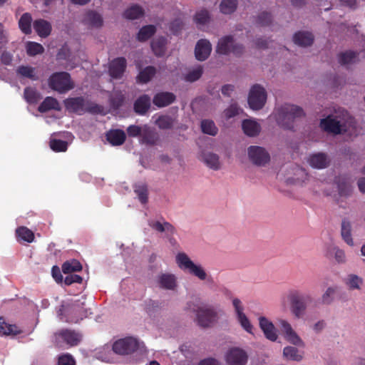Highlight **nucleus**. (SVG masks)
Returning <instances> with one entry per match:
<instances>
[{"mask_svg":"<svg viewBox=\"0 0 365 365\" xmlns=\"http://www.w3.org/2000/svg\"><path fill=\"white\" fill-rule=\"evenodd\" d=\"M66 108L71 113L83 115L86 113L98 114L103 111V107L82 96L68 98L64 101Z\"/></svg>","mask_w":365,"mask_h":365,"instance_id":"nucleus-1","label":"nucleus"},{"mask_svg":"<svg viewBox=\"0 0 365 365\" xmlns=\"http://www.w3.org/2000/svg\"><path fill=\"white\" fill-rule=\"evenodd\" d=\"M304 115L302 108L295 105L284 104L276 113L277 123L285 129L292 130L295 119Z\"/></svg>","mask_w":365,"mask_h":365,"instance_id":"nucleus-2","label":"nucleus"},{"mask_svg":"<svg viewBox=\"0 0 365 365\" xmlns=\"http://www.w3.org/2000/svg\"><path fill=\"white\" fill-rule=\"evenodd\" d=\"M245 51V47L242 43H236L231 35L225 36L218 40L216 52L221 55L232 53L236 57H240Z\"/></svg>","mask_w":365,"mask_h":365,"instance_id":"nucleus-3","label":"nucleus"},{"mask_svg":"<svg viewBox=\"0 0 365 365\" xmlns=\"http://www.w3.org/2000/svg\"><path fill=\"white\" fill-rule=\"evenodd\" d=\"M48 86L59 93H65L74 88L70 74L65 71L53 73L48 78Z\"/></svg>","mask_w":365,"mask_h":365,"instance_id":"nucleus-4","label":"nucleus"},{"mask_svg":"<svg viewBox=\"0 0 365 365\" xmlns=\"http://www.w3.org/2000/svg\"><path fill=\"white\" fill-rule=\"evenodd\" d=\"M176 262L180 269L187 271L200 280L206 279L207 273L205 269L200 265L195 264L185 253H178L176 256Z\"/></svg>","mask_w":365,"mask_h":365,"instance_id":"nucleus-5","label":"nucleus"},{"mask_svg":"<svg viewBox=\"0 0 365 365\" xmlns=\"http://www.w3.org/2000/svg\"><path fill=\"white\" fill-rule=\"evenodd\" d=\"M192 309L196 313L197 323L200 327H209L217 318V312L212 306L199 304L194 305Z\"/></svg>","mask_w":365,"mask_h":365,"instance_id":"nucleus-6","label":"nucleus"},{"mask_svg":"<svg viewBox=\"0 0 365 365\" xmlns=\"http://www.w3.org/2000/svg\"><path fill=\"white\" fill-rule=\"evenodd\" d=\"M312 299L308 294H302L299 292L294 291L289 295V300L291 304V310L293 314L297 318H301L306 310L307 301Z\"/></svg>","mask_w":365,"mask_h":365,"instance_id":"nucleus-7","label":"nucleus"},{"mask_svg":"<svg viewBox=\"0 0 365 365\" xmlns=\"http://www.w3.org/2000/svg\"><path fill=\"white\" fill-rule=\"evenodd\" d=\"M267 100V93L265 89L258 85H254L250 89L248 96V104L252 110H259L265 104Z\"/></svg>","mask_w":365,"mask_h":365,"instance_id":"nucleus-8","label":"nucleus"},{"mask_svg":"<svg viewBox=\"0 0 365 365\" xmlns=\"http://www.w3.org/2000/svg\"><path fill=\"white\" fill-rule=\"evenodd\" d=\"M55 339L58 346L65 343L70 346H74L81 341V335L74 330L64 329L55 333Z\"/></svg>","mask_w":365,"mask_h":365,"instance_id":"nucleus-9","label":"nucleus"},{"mask_svg":"<svg viewBox=\"0 0 365 365\" xmlns=\"http://www.w3.org/2000/svg\"><path fill=\"white\" fill-rule=\"evenodd\" d=\"M320 127L324 130L334 134H340L346 130V125L341 119H339L337 116L332 115H329L327 118L322 119L320 121Z\"/></svg>","mask_w":365,"mask_h":365,"instance_id":"nucleus-10","label":"nucleus"},{"mask_svg":"<svg viewBox=\"0 0 365 365\" xmlns=\"http://www.w3.org/2000/svg\"><path fill=\"white\" fill-rule=\"evenodd\" d=\"M138 348V341L133 337L120 339L113 344V350L120 355H128Z\"/></svg>","mask_w":365,"mask_h":365,"instance_id":"nucleus-11","label":"nucleus"},{"mask_svg":"<svg viewBox=\"0 0 365 365\" xmlns=\"http://www.w3.org/2000/svg\"><path fill=\"white\" fill-rule=\"evenodd\" d=\"M248 156L255 165H264L269 161L270 157L266 150L259 146L252 145L248 148Z\"/></svg>","mask_w":365,"mask_h":365,"instance_id":"nucleus-12","label":"nucleus"},{"mask_svg":"<svg viewBox=\"0 0 365 365\" xmlns=\"http://www.w3.org/2000/svg\"><path fill=\"white\" fill-rule=\"evenodd\" d=\"M226 361L228 365H245L247 355L242 349L233 348L227 353Z\"/></svg>","mask_w":365,"mask_h":365,"instance_id":"nucleus-13","label":"nucleus"},{"mask_svg":"<svg viewBox=\"0 0 365 365\" xmlns=\"http://www.w3.org/2000/svg\"><path fill=\"white\" fill-rule=\"evenodd\" d=\"M127 66V61L124 57H118L113 59L109 66V74L115 79H119L122 77Z\"/></svg>","mask_w":365,"mask_h":365,"instance_id":"nucleus-14","label":"nucleus"},{"mask_svg":"<svg viewBox=\"0 0 365 365\" xmlns=\"http://www.w3.org/2000/svg\"><path fill=\"white\" fill-rule=\"evenodd\" d=\"M212 51V45L210 42L207 39H200L197 42L195 48V58L198 61L206 60Z\"/></svg>","mask_w":365,"mask_h":365,"instance_id":"nucleus-15","label":"nucleus"},{"mask_svg":"<svg viewBox=\"0 0 365 365\" xmlns=\"http://www.w3.org/2000/svg\"><path fill=\"white\" fill-rule=\"evenodd\" d=\"M308 161L312 168L324 169L329 165L331 160L327 154L324 153H317L311 155Z\"/></svg>","mask_w":365,"mask_h":365,"instance_id":"nucleus-16","label":"nucleus"},{"mask_svg":"<svg viewBox=\"0 0 365 365\" xmlns=\"http://www.w3.org/2000/svg\"><path fill=\"white\" fill-rule=\"evenodd\" d=\"M279 324L282 331L284 333L287 339L292 344L297 346H303V342L299 336L292 329L289 323L281 319Z\"/></svg>","mask_w":365,"mask_h":365,"instance_id":"nucleus-17","label":"nucleus"},{"mask_svg":"<svg viewBox=\"0 0 365 365\" xmlns=\"http://www.w3.org/2000/svg\"><path fill=\"white\" fill-rule=\"evenodd\" d=\"M82 21L85 25L93 28H100L103 24L101 15L93 10L85 13Z\"/></svg>","mask_w":365,"mask_h":365,"instance_id":"nucleus-18","label":"nucleus"},{"mask_svg":"<svg viewBox=\"0 0 365 365\" xmlns=\"http://www.w3.org/2000/svg\"><path fill=\"white\" fill-rule=\"evenodd\" d=\"M106 140L113 146L123 145L126 139L125 133L120 129H111L106 133Z\"/></svg>","mask_w":365,"mask_h":365,"instance_id":"nucleus-19","label":"nucleus"},{"mask_svg":"<svg viewBox=\"0 0 365 365\" xmlns=\"http://www.w3.org/2000/svg\"><path fill=\"white\" fill-rule=\"evenodd\" d=\"M175 96L170 92H160L156 93L153 99V103L158 108L168 106L175 101Z\"/></svg>","mask_w":365,"mask_h":365,"instance_id":"nucleus-20","label":"nucleus"},{"mask_svg":"<svg viewBox=\"0 0 365 365\" xmlns=\"http://www.w3.org/2000/svg\"><path fill=\"white\" fill-rule=\"evenodd\" d=\"M259 327L263 331L266 338L272 341H276L277 334L274 324L264 317H259Z\"/></svg>","mask_w":365,"mask_h":365,"instance_id":"nucleus-21","label":"nucleus"},{"mask_svg":"<svg viewBox=\"0 0 365 365\" xmlns=\"http://www.w3.org/2000/svg\"><path fill=\"white\" fill-rule=\"evenodd\" d=\"M150 108V98L144 94L138 97L134 102V111L138 115H145Z\"/></svg>","mask_w":365,"mask_h":365,"instance_id":"nucleus-22","label":"nucleus"},{"mask_svg":"<svg viewBox=\"0 0 365 365\" xmlns=\"http://www.w3.org/2000/svg\"><path fill=\"white\" fill-rule=\"evenodd\" d=\"M158 140L159 135L153 128L147 125H143V130L140 140L141 143L153 145L157 143Z\"/></svg>","mask_w":365,"mask_h":365,"instance_id":"nucleus-23","label":"nucleus"},{"mask_svg":"<svg viewBox=\"0 0 365 365\" xmlns=\"http://www.w3.org/2000/svg\"><path fill=\"white\" fill-rule=\"evenodd\" d=\"M293 41L295 44L307 47L311 46L314 42V36L308 31H298L293 36Z\"/></svg>","mask_w":365,"mask_h":365,"instance_id":"nucleus-24","label":"nucleus"},{"mask_svg":"<svg viewBox=\"0 0 365 365\" xmlns=\"http://www.w3.org/2000/svg\"><path fill=\"white\" fill-rule=\"evenodd\" d=\"M33 26L37 34L42 38L48 36L51 32V25L46 20L41 19L35 20Z\"/></svg>","mask_w":365,"mask_h":365,"instance_id":"nucleus-25","label":"nucleus"},{"mask_svg":"<svg viewBox=\"0 0 365 365\" xmlns=\"http://www.w3.org/2000/svg\"><path fill=\"white\" fill-rule=\"evenodd\" d=\"M242 128L245 134L250 137L257 135L261 130L260 125L257 122L250 119L242 121Z\"/></svg>","mask_w":365,"mask_h":365,"instance_id":"nucleus-26","label":"nucleus"},{"mask_svg":"<svg viewBox=\"0 0 365 365\" xmlns=\"http://www.w3.org/2000/svg\"><path fill=\"white\" fill-rule=\"evenodd\" d=\"M202 160L210 169L218 170L220 169L221 164L219 156L213 153L207 152L202 155Z\"/></svg>","mask_w":365,"mask_h":365,"instance_id":"nucleus-27","label":"nucleus"},{"mask_svg":"<svg viewBox=\"0 0 365 365\" xmlns=\"http://www.w3.org/2000/svg\"><path fill=\"white\" fill-rule=\"evenodd\" d=\"M341 235L343 240L349 246L353 247L354 242L351 236V224L346 219L341 222Z\"/></svg>","mask_w":365,"mask_h":365,"instance_id":"nucleus-28","label":"nucleus"},{"mask_svg":"<svg viewBox=\"0 0 365 365\" xmlns=\"http://www.w3.org/2000/svg\"><path fill=\"white\" fill-rule=\"evenodd\" d=\"M158 282L160 287L173 290L176 287V279L173 274H162L158 277Z\"/></svg>","mask_w":365,"mask_h":365,"instance_id":"nucleus-29","label":"nucleus"},{"mask_svg":"<svg viewBox=\"0 0 365 365\" xmlns=\"http://www.w3.org/2000/svg\"><path fill=\"white\" fill-rule=\"evenodd\" d=\"M58 101L53 97L48 96L39 105L38 110L40 113H46L51 110H60Z\"/></svg>","mask_w":365,"mask_h":365,"instance_id":"nucleus-30","label":"nucleus"},{"mask_svg":"<svg viewBox=\"0 0 365 365\" xmlns=\"http://www.w3.org/2000/svg\"><path fill=\"white\" fill-rule=\"evenodd\" d=\"M32 16L30 13H24L20 18L19 21V27L20 30L26 35L31 34L32 32L31 30V23H32Z\"/></svg>","mask_w":365,"mask_h":365,"instance_id":"nucleus-31","label":"nucleus"},{"mask_svg":"<svg viewBox=\"0 0 365 365\" xmlns=\"http://www.w3.org/2000/svg\"><path fill=\"white\" fill-rule=\"evenodd\" d=\"M167 39L165 37H158L151 42V48L157 56H162L165 53Z\"/></svg>","mask_w":365,"mask_h":365,"instance_id":"nucleus-32","label":"nucleus"},{"mask_svg":"<svg viewBox=\"0 0 365 365\" xmlns=\"http://www.w3.org/2000/svg\"><path fill=\"white\" fill-rule=\"evenodd\" d=\"M359 56L358 52L353 51H346L338 55L339 63L342 66H346L354 63Z\"/></svg>","mask_w":365,"mask_h":365,"instance_id":"nucleus-33","label":"nucleus"},{"mask_svg":"<svg viewBox=\"0 0 365 365\" xmlns=\"http://www.w3.org/2000/svg\"><path fill=\"white\" fill-rule=\"evenodd\" d=\"M156 73L154 66H149L143 69L137 76V81L141 83L149 82Z\"/></svg>","mask_w":365,"mask_h":365,"instance_id":"nucleus-34","label":"nucleus"},{"mask_svg":"<svg viewBox=\"0 0 365 365\" xmlns=\"http://www.w3.org/2000/svg\"><path fill=\"white\" fill-rule=\"evenodd\" d=\"M144 14V10L138 5H133L123 13V16L129 20L138 19Z\"/></svg>","mask_w":365,"mask_h":365,"instance_id":"nucleus-35","label":"nucleus"},{"mask_svg":"<svg viewBox=\"0 0 365 365\" xmlns=\"http://www.w3.org/2000/svg\"><path fill=\"white\" fill-rule=\"evenodd\" d=\"M156 32V27L154 25L143 26L138 31L137 38L139 41L143 42L150 38Z\"/></svg>","mask_w":365,"mask_h":365,"instance_id":"nucleus-36","label":"nucleus"},{"mask_svg":"<svg viewBox=\"0 0 365 365\" xmlns=\"http://www.w3.org/2000/svg\"><path fill=\"white\" fill-rule=\"evenodd\" d=\"M24 97L29 104H36L41 98V93L36 88L32 87H26L24 91Z\"/></svg>","mask_w":365,"mask_h":365,"instance_id":"nucleus-37","label":"nucleus"},{"mask_svg":"<svg viewBox=\"0 0 365 365\" xmlns=\"http://www.w3.org/2000/svg\"><path fill=\"white\" fill-rule=\"evenodd\" d=\"M149 225L155 230L159 232H168L170 235H173L175 232V229L173 225L168 222H164L161 223L159 221H151L149 222Z\"/></svg>","mask_w":365,"mask_h":365,"instance_id":"nucleus-38","label":"nucleus"},{"mask_svg":"<svg viewBox=\"0 0 365 365\" xmlns=\"http://www.w3.org/2000/svg\"><path fill=\"white\" fill-rule=\"evenodd\" d=\"M62 271L64 274H71L74 272H79L82 269V265L79 261L71 259L65 262L62 264Z\"/></svg>","mask_w":365,"mask_h":365,"instance_id":"nucleus-39","label":"nucleus"},{"mask_svg":"<svg viewBox=\"0 0 365 365\" xmlns=\"http://www.w3.org/2000/svg\"><path fill=\"white\" fill-rule=\"evenodd\" d=\"M16 235L19 240H24L29 243H31L34 240V232L26 227H20L16 229Z\"/></svg>","mask_w":365,"mask_h":365,"instance_id":"nucleus-40","label":"nucleus"},{"mask_svg":"<svg viewBox=\"0 0 365 365\" xmlns=\"http://www.w3.org/2000/svg\"><path fill=\"white\" fill-rule=\"evenodd\" d=\"M202 131L207 135L215 136L217 134L218 128L214 121L211 120H202L201 121Z\"/></svg>","mask_w":365,"mask_h":365,"instance_id":"nucleus-41","label":"nucleus"},{"mask_svg":"<svg viewBox=\"0 0 365 365\" xmlns=\"http://www.w3.org/2000/svg\"><path fill=\"white\" fill-rule=\"evenodd\" d=\"M283 354L288 359L299 361L302 359L303 356L299 352V350L294 346H286L284 348Z\"/></svg>","mask_w":365,"mask_h":365,"instance_id":"nucleus-42","label":"nucleus"},{"mask_svg":"<svg viewBox=\"0 0 365 365\" xmlns=\"http://www.w3.org/2000/svg\"><path fill=\"white\" fill-rule=\"evenodd\" d=\"M134 192L137 195L138 200L142 204L148 202V187L144 184H138L134 187Z\"/></svg>","mask_w":365,"mask_h":365,"instance_id":"nucleus-43","label":"nucleus"},{"mask_svg":"<svg viewBox=\"0 0 365 365\" xmlns=\"http://www.w3.org/2000/svg\"><path fill=\"white\" fill-rule=\"evenodd\" d=\"M237 0H222L220 5V11L225 14H230L237 9Z\"/></svg>","mask_w":365,"mask_h":365,"instance_id":"nucleus-44","label":"nucleus"},{"mask_svg":"<svg viewBox=\"0 0 365 365\" xmlns=\"http://www.w3.org/2000/svg\"><path fill=\"white\" fill-rule=\"evenodd\" d=\"M17 74L30 78L31 80H37L35 76V68L28 66H20L16 70Z\"/></svg>","mask_w":365,"mask_h":365,"instance_id":"nucleus-45","label":"nucleus"},{"mask_svg":"<svg viewBox=\"0 0 365 365\" xmlns=\"http://www.w3.org/2000/svg\"><path fill=\"white\" fill-rule=\"evenodd\" d=\"M16 329V326L6 324L3 318L0 317V335L19 334V331H18Z\"/></svg>","mask_w":365,"mask_h":365,"instance_id":"nucleus-46","label":"nucleus"},{"mask_svg":"<svg viewBox=\"0 0 365 365\" xmlns=\"http://www.w3.org/2000/svg\"><path fill=\"white\" fill-rule=\"evenodd\" d=\"M346 284L351 289H359L363 284V279L356 274H349L346 281Z\"/></svg>","mask_w":365,"mask_h":365,"instance_id":"nucleus-47","label":"nucleus"},{"mask_svg":"<svg viewBox=\"0 0 365 365\" xmlns=\"http://www.w3.org/2000/svg\"><path fill=\"white\" fill-rule=\"evenodd\" d=\"M43 46L36 42H29L26 45V52L30 56H34L43 53Z\"/></svg>","mask_w":365,"mask_h":365,"instance_id":"nucleus-48","label":"nucleus"},{"mask_svg":"<svg viewBox=\"0 0 365 365\" xmlns=\"http://www.w3.org/2000/svg\"><path fill=\"white\" fill-rule=\"evenodd\" d=\"M49 145L51 149L55 152H65L68 148L66 141L58 139H51Z\"/></svg>","mask_w":365,"mask_h":365,"instance_id":"nucleus-49","label":"nucleus"},{"mask_svg":"<svg viewBox=\"0 0 365 365\" xmlns=\"http://www.w3.org/2000/svg\"><path fill=\"white\" fill-rule=\"evenodd\" d=\"M155 123L160 129H170L173 127V119L169 115H160L156 120Z\"/></svg>","mask_w":365,"mask_h":365,"instance_id":"nucleus-50","label":"nucleus"},{"mask_svg":"<svg viewBox=\"0 0 365 365\" xmlns=\"http://www.w3.org/2000/svg\"><path fill=\"white\" fill-rule=\"evenodd\" d=\"M210 20L209 12L206 9H202L197 11L194 17V21L197 24L205 25Z\"/></svg>","mask_w":365,"mask_h":365,"instance_id":"nucleus-51","label":"nucleus"},{"mask_svg":"<svg viewBox=\"0 0 365 365\" xmlns=\"http://www.w3.org/2000/svg\"><path fill=\"white\" fill-rule=\"evenodd\" d=\"M202 73V68L201 66H198L197 68L188 72L185 76V80L187 82H195L200 78Z\"/></svg>","mask_w":365,"mask_h":365,"instance_id":"nucleus-52","label":"nucleus"},{"mask_svg":"<svg viewBox=\"0 0 365 365\" xmlns=\"http://www.w3.org/2000/svg\"><path fill=\"white\" fill-rule=\"evenodd\" d=\"M272 22V15L271 14L264 11L259 14L256 20V23L257 25L261 26H269Z\"/></svg>","mask_w":365,"mask_h":365,"instance_id":"nucleus-53","label":"nucleus"},{"mask_svg":"<svg viewBox=\"0 0 365 365\" xmlns=\"http://www.w3.org/2000/svg\"><path fill=\"white\" fill-rule=\"evenodd\" d=\"M237 317L242 327L247 332L252 334V325L251 324L247 316L243 313L240 315L237 316Z\"/></svg>","mask_w":365,"mask_h":365,"instance_id":"nucleus-54","label":"nucleus"},{"mask_svg":"<svg viewBox=\"0 0 365 365\" xmlns=\"http://www.w3.org/2000/svg\"><path fill=\"white\" fill-rule=\"evenodd\" d=\"M183 21L180 19H175L170 22L169 29L174 35H178L183 28Z\"/></svg>","mask_w":365,"mask_h":365,"instance_id":"nucleus-55","label":"nucleus"},{"mask_svg":"<svg viewBox=\"0 0 365 365\" xmlns=\"http://www.w3.org/2000/svg\"><path fill=\"white\" fill-rule=\"evenodd\" d=\"M240 108L237 105L236 103H233L224 110V114L227 119H230L237 115L240 113Z\"/></svg>","mask_w":365,"mask_h":365,"instance_id":"nucleus-56","label":"nucleus"},{"mask_svg":"<svg viewBox=\"0 0 365 365\" xmlns=\"http://www.w3.org/2000/svg\"><path fill=\"white\" fill-rule=\"evenodd\" d=\"M143 130V126L140 127L135 125H130L127 128V133L129 137H140Z\"/></svg>","mask_w":365,"mask_h":365,"instance_id":"nucleus-57","label":"nucleus"},{"mask_svg":"<svg viewBox=\"0 0 365 365\" xmlns=\"http://www.w3.org/2000/svg\"><path fill=\"white\" fill-rule=\"evenodd\" d=\"M339 193L341 196L349 195L351 192V187L349 183L346 182H338Z\"/></svg>","mask_w":365,"mask_h":365,"instance_id":"nucleus-58","label":"nucleus"},{"mask_svg":"<svg viewBox=\"0 0 365 365\" xmlns=\"http://www.w3.org/2000/svg\"><path fill=\"white\" fill-rule=\"evenodd\" d=\"M124 102V97L123 95L119 94L113 96L110 100V103L113 109H119Z\"/></svg>","mask_w":365,"mask_h":365,"instance_id":"nucleus-59","label":"nucleus"},{"mask_svg":"<svg viewBox=\"0 0 365 365\" xmlns=\"http://www.w3.org/2000/svg\"><path fill=\"white\" fill-rule=\"evenodd\" d=\"M58 365H76L73 357L70 354H64L58 358Z\"/></svg>","mask_w":365,"mask_h":365,"instance_id":"nucleus-60","label":"nucleus"},{"mask_svg":"<svg viewBox=\"0 0 365 365\" xmlns=\"http://www.w3.org/2000/svg\"><path fill=\"white\" fill-rule=\"evenodd\" d=\"M335 293V289L332 287H329L324 294L322 295V302L329 304L333 300V296Z\"/></svg>","mask_w":365,"mask_h":365,"instance_id":"nucleus-61","label":"nucleus"},{"mask_svg":"<svg viewBox=\"0 0 365 365\" xmlns=\"http://www.w3.org/2000/svg\"><path fill=\"white\" fill-rule=\"evenodd\" d=\"M83 278L78 274H69L66 277L64 283L66 285H71L73 283H81Z\"/></svg>","mask_w":365,"mask_h":365,"instance_id":"nucleus-62","label":"nucleus"},{"mask_svg":"<svg viewBox=\"0 0 365 365\" xmlns=\"http://www.w3.org/2000/svg\"><path fill=\"white\" fill-rule=\"evenodd\" d=\"M162 303L158 301L150 299L146 304V309L148 312L158 310L161 308Z\"/></svg>","mask_w":365,"mask_h":365,"instance_id":"nucleus-63","label":"nucleus"},{"mask_svg":"<svg viewBox=\"0 0 365 365\" xmlns=\"http://www.w3.org/2000/svg\"><path fill=\"white\" fill-rule=\"evenodd\" d=\"M0 60L4 65L9 66L12 62L13 56L10 53L4 51L0 56Z\"/></svg>","mask_w":365,"mask_h":365,"instance_id":"nucleus-64","label":"nucleus"}]
</instances>
